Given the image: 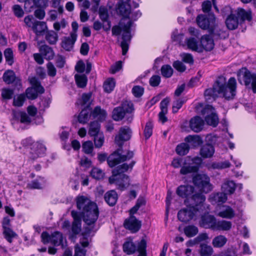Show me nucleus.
<instances>
[{"instance_id":"nucleus-13","label":"nucleus","mask_w":256,"mask_h":256,"mask_svg":"<svg viewBox=\"0 0 256 256\" xmlns=\"http://www.w3.org/2000/svg\"><path fill=\"white\" fill-rule=\"evenodd\" d=\"M202 114H206L205 121L210 126L216 127L218 123V118L215 112L214 108L210 105L206 106L202 111Z\"/></svg>"},{"instance_id":"nucleus-12","label":"nucleus","mask_w":256,"mask_h":256,"mask_svg":"<svg viewBox=\"0 0 256 256\" xmlns=\"http://www.w3.org/2000/svg\"><path fill=\"white\" fill-rule=\"evenodd\" d=\"M198 26L204 30H212L214 27L216 18L214 14L198 15L196 19Z\"/></svg>"},{"instance_id":"nucleus-61","label":"nucleus","mask_w":256,"mask_h":256,"mask_svg":"<svg viewBox=\"0 0 256 256\" xmlns=\"http://www.w3.org/2000/svg\"><path fill=\"white\" fill-rule=\"evenodd\" d=\"M94 148L93 144L91 141H86L82 145V150L88 154H91Z\"/></svg>"},{"instance_id":"nucleus-11","label":"nucleus","mask_w":256,"mask_h":256,"mask_svg":"<svg viewBox=\"0 0 256 256\" xmlns=\"http://www.w3.org/2000/svg\"><path fill=\"white\" fill-rule=\"evenodd\" d=\"M134 110L133 104L131 102H125L120 106L115 108L112 111V118L116 121L122 120L126 112H130Z\"/></svg>"},{"instance_id":"nucleus-27","label":"nucleus","mask_w":256,"mask_h":256,"mask_svg":"<svg viewBox=\"0 0 256 256\" xmlns=\"http://www.w3.org/2000/svg\"><path fill=\"white\" fill-rule=\"evenodd\" d=\"M234 12L236 15H237L238 18H239L240 22L246 20L250 21L252 18V12L250 10L246 11L244 9L238 8Z\"/></svg>"},{"instance_id":"nucleus-15","label":"nucleus","mask_w":256,"mask_h":256,"mask_svg":"<svg viewBox=\"0 0 256 256\" xmlns=\"http://www.w3.org/2000/svg\"><path fill=\"white\" fill-rule=\"evenodd\" d=\"M215 214L222 218L232 219L235 216V211L228 205L218 206L214 211Z\"/></svg>"},{"instance_id":"nucleus-1","label":"nucleus","mask_w":256,"mask_h":256,"mask_svg":"<svg viewBox=\"0 0 256 256\" xmlns=\"http://www.w3.org/2000/svg\"><path fill=\"white\" fill-rule=\"evenodd\" d=\"M236 82L235 78H230L226 82L224 76H219L212 88L206 89L204 96L206 100H214L218 95H222L226 100L233 99L236 94Z\"/></svg>"},{"instance_id":"nucleus-14","label":"nucleus","mask_w":256,"mask_h":256,"mask_svg":"<svg viewBox=\"0 0 256 256\" xmlns=\"http://www.w3.org/2000/svg\"><path fill=\"white\" fill-rule=\"evenodd\" d=\"M176 194L180 197L186 198L184 200V203L187 206L189 204L190 200L193 202V200L192 199V196L198 193L194 194V188L192 186L182 185L177 188Z\"/></svg>"},{"instance_id":"nucleus-7","label":"nucleus","mask_w":256,"mask_h":256,"mask_svg":"<svg viewBox=\"0 0 256 256\" xmlns=\"http://www.w3.org/2000/svg\"><path fill=\"white\" fill-rule=\"evenodd\" d=\"M192 181L194 184L202 192L208 193L213 188L210 183V178L206 174H196L193 178Z\"/></svg>"},{"instance_id":"nucleus-62","label":"nucleus","mask_w":256,"mask_h":256,"mask_svg":"<svg viewBox=\"0 0 256 256\" xmlns=\"http://www.w3.org/2000/svg\"><path fill=\"white\" fill-rule=\"evenodd\" d=\"M90 174L94 178L99 180L103 178L104 173L100 169L95 168L92 169Z\"/></svg>"},{"instance_id":"nucleus-9","label":"nucleus","mask_w":256,"mask_h":256,"mask_svg":"<svg viewBox=\"0 0 256 256\" xmlns=\"http://www.w3.org/2000/svg\"><path fill=\"white\" fill-rule=\"evenodd\" d=\"M120 152L121 150H118L108 158V164L110 167L112 168L122 162L130 159L133 156L132 152H128L126 154H122Z\"/></svg>"},{"instance_id":"nucleus-42","label":"nucleus","mask_w":256,"mask_h":256,"mask_svg":"<svg viewBox=\"0 0 256 256\" xmlns=\"http://www.w3.org/2000/svg\"><path fill=\"white\" fill-rule=\"evenodd\" d=\"M45 38L50 44H54L58 40V35L54 31L50 30L46 33Z\"/></svg>"},{"instance_id":"nucleus-54","label":"nucleus","mask_w":256,"mask_h":256,"mask_svg":"<svg viewBox=\"0 0 256 256\" xmlns=\"http://www.w3.org/2000/svg\"><path fill=\"white\" fill-rule=\"evenodd\" d=\"M184 34L181 33H178L177 30H175L172 33V38L173 41L176 42L180 45L184 46L183 43Z\"/></svg>"},{"instance_id":"nucleus-59","label":"nucleus","mask_w":256,"mask_h":256,"mask_svg":"<svg viewBox=\"0 0 256 256\" xmlns=\"http://www.w3.org/2000/svg\"><path fill=\"white\" fill-rule=\"evenodd\" d=\"M94 145L96 148H100L102 146L104 142V136L102 134H99L96 136H94Z\"/></svg>"},{"instance_id":"nucleus-64","label":"nucleus","mask_w":256,"mask_h":256,"mask_svg":"<svg viewBox=\"0 0 256 256\" xmlns=\"http://www.w3.org/2000/svg\"><path fill=\"white\" fill-rule=\"evenodd\" d=\"M25 100V96L24 94H20L14 98L13 104L16 106H22Z\"/></svg>"},{"instance_id":"nucleus-8","label":"nucleus","mask_w":256,"mask_h":256,"mask_svg":"<svg viewBox=\"0 0 256 256\" xmlns=\"http://www.w3.org/2000/svg\"><path fill=\"white\" fill-rule=\"evenodd\" d=\"M146 242L145 240H142L136 246L132 242H126L123 245L124 251L128 254L134 252L136 250L139 252L138 256H146Z\"/></svg>"},{"instance_id":"nucleus-16","label":"nucleus","mask_w":256,"mask_h":256,"mask_svg":"<svg viewBox=\"0 0 256 256\" xmlns=\"http://www.w3.org/2000/svg\"><path fill=\"white\" fill-rule=\"evenodd\" d=\"M46 150V148L42 142H34L30 148V158L34 160L38 157L42 156L44 155Z\"/></svg>"},{"instance_id":"nucleus-18","label":"nucleus","mask_w":256,"mask_h":256,"mask_svg":"<svg viewBox=\"0 0 256 256\" xmlns=\"http://www.w3.org/2000/svg\"><path fill=\"white\" fill-rule=\"evenodd\" d=\"M132 131L130 128L127 126L121 127L118 134L115 138L116 143L121 146L123 142L129 140L131 137Z\"/></svg>"},{"instance_id":"nucleus-57","label":"nucleus","mask_w":256,"mask_h":256,"mask_svg":"<svg viewBox=\"0 0 256 256\" xmlns=\"http://www.w3.org/2000/svg\"><path fill=\"white\" fill-rule=\"evenodd\" d=\"M30 82L32 85V87L37 88L40 94H42L44 92V88L40 85V82L36 77H32L30 78Z\"/></svg>"},{"instance_id":"nucleus-49","label":"nucleus","mask_w":256,"mask_h":256,"mask_svg":"<svg viewBox=\"0 0 256 256\" xmlns=\"http://www.w3.org/2000/svg\"><path fill=\"white\" fill-rule=\"evenodd\" d=\"M214 36L216 38H224L226 37V33L214 24V27L209 30Z\"/></svg>"},{"instance_id":"nucleus-20","label":"nucleus","mask_w":256,"mask_h":256,"mask_svg":"<svg viewBox=\"0 0 256 256\" xmlns=\"http://www.w3.org/2000/svg\"><path fill=\"white\" fill-rule=\"evenodd\" d=\"M124 226L126 229L135 232L140 228L141 222L138 221L135 216H131L129 218L125 220Z\"/></svg>"},{"instance_id":"nucleus-4","label":"nucleus","mask_w":256,"mask_h":256,"mask_svg":"<svg viewBox=\"0 0 256 256\" xmlns=\"http://www.w3.org/2000/svg\"><path fill=\"white\" fill-rule=\"evenodd\" d=\"M134 164V162H132L130 164L124 163L114 170L112 176L109 178L110 183L111 184L115 183L118 189L121 190H125L130 184V180L126 175L122 173L130 168H131Z\"/></svg>"},{"instance_id":"nucleus-47","label":"nucleus","mask_w":256,"mask_h":256,"mask_svg":"<svg viewBox=\"0 0 256 256\" xmlns=\"http://www.w3.org/2000/svg\"><path fill=\"white\" fill-rule=\"evenodd\" d=\"M146 200L144 197H140L136 201V204L130 210V214H136L138 209L142 206L145 205Z\"/></svg>"},{"instance_id":"nucleus-40","label":"nucleus","mask_w":256,"mask_h":256,"mask_svg":"<svg viewBox=\"0 0 256 256\" xmlns=\"http://www.w3.org/2000/svg\"><path fill=\"white\" fill-rule=\"evenodd\" d=\"M226 242L227 238L225 236L219 235L212 240V244L214 248H222L224 246Z\"/></svg>"},{"instance_id":"nucleus-5","label":"nucleus","mask_w":256,"mask_h":256,"mask_svg":"<svg viewBox=\"0 0 256 256\" xmlns=\"http://www.w3.org/2000/svg\"><path fill=\"white\" fill-rule=\"evenodd\" d=\"M239 82L251 88L254 93H256V74L251 73L246 68H242L238 74Z\"/></svg>"},{"instance_id":"nucleus-35","label":"nucleus","mask_w":256,"mask_h":256,"mask_svg":"<svg viewBox=\"0 0 256 256\" xmlns=\"http://www.w3.org/2000/svg\"><path fill=\"white\" fill-rule=\"evenodd\" d=\"M13 116L16 119L20 120L21 123L28 124L32 121L31 117L25 112H14Z\"/></svg>"},{"instance_id":"nucleus-50","label":"nucleus","mask_w":256,"mask_h":256,"mask_svg":"<svg viewBox=\"0 0 256 256\" xmlns=\"http://www.w3.org/2000/svg\"><path fill=\"white\" fill-rule=\"evenodd\" d=\"M198 230L196 226H188L184 228V232L188 237H192L198 233Z\"/></svg>"},{"instance_id":"nucleus-34","label":"nucleus","mask_w":256,"mask_h":256,"mask_svg":"<svg viewBox=\"0 0 256 256\" xmlns=\"http://www.w3.org/2000/svg\"><path fill=\"white\" fill-rule=\"evenodd\" d=\"M92 114V110L88 107L84 108L78 116V120L80 123L86 124L90 118Z\"/></svg>"},{"instance_id":"nucleus-36","label":"nucleus","mask_w":256,"mask_h":256,"mask_svg":"<svg viewBox=\"0 0 256 256\" xmlns=\"http://www.w3.org/2000/svg\"><path fill=\"white\" fill-rule=\"evenodd\" d=\"M39 50L46 60H52L54 57V52L52 48L44 44L40 47Z\"/></svg>"},{"instance_id":"nucleus-29","label":"nucleus","mask_w":256,"mask_h":256,"mask_svg":"<svg viewBox=\"0 0 256 256\" xmlns=\"http://www.w3.org/2000/svg\"><path fill=\"white\" fill-rule=\"evenodd\" d=\"M236 185L232 180H226L222 186V190L227 194H232L236 190Z\"/></svg>"},{"instance_id":"nucleus-43","label":"nucleus","mask_w":256,"mask_h":256,"mask_svg":"<svg viewBox=\"0 0 256 256\" xmlns=\"http://www.w3.org/2000/svg\"><path fill=\"white\" fill-rule=\"evenodd\" d=\"M100 124L98 122L94 121L90 124L88 134L91 136H96L99 134Z\"/></svg>"},{"instance_id":"nucleus-6","label":"nucleus","mask_w":256,"mask_h":256,"mask_svg":"<svg viewBox=\"0 0 256 256\" xmlns=\"http://www.w3.org/2000/svg\"><path fill=\"white\" fill-rule=\"evenodd\" d=\"M81 214L84 222L86 224L90 226V230H92L99 215V211L97 205H92L90 208L85 210Z\"/></svg>"},{"instance_id":"nucleus-2","label":"nucleus","mask_w":256,"mask_h":256,"mask_svg":"<svg viewBox=\"0 0 256 256\" xmlns=\"http://www.w3.org/2000/svg\"><path fill=\"white\" fill-rule=\"evenodd\" d=\"M192 199L194 206H188V204L186 208H184L178 212V217L180 220L188 222L196 218L202 212H207L210 210V206L204 203L206 196L202 194L193 195Z\"/></svg>"},{"instance_id":"nucleus-17","label":"nucleus","mask_w":256,"mask_h":256,"mask_svg":"<svg viewBox=\"0 0 256 256\" xmlns=\"http://www.w3.org/2000/svg\"><path fill=\"white\" fill-rule=\"evenodd\" d=\"M76 207L80 211V214L84 212L92 206L93 204H96L92 202L90 198L86 196H78L76 199Z\"/></svg>"},{"instance_id":"nucleus-51","label":"nucleus","mask_w":256,"mask_h":256,"mask_svg":"<svg viewBox=\"0 0 256 256\" xmlns=\"http://www.w3.org/2000/svg\"><path fill=\"white\" fill-rule=\"evenodd\" d=\"M116 85L115 80L114 78L108 79L104 84V90L109 93L114 89Z\"/></svg>"},{"instance_id":"nucleus-33","label":"nucleus","mask_w":256,"mask_h":256,"mask_svg":"<svg viewBox=\"0 0 256 256\" xmlns=\"http://www.w3.org/2000/svg\"><path fill=\"white\" fill-rule=\"evenodd\" d=\"M186 45L188 48L192 51L202 52V48L198 44V40L194 38H190L186 40Z\"/></svg>"},{"instance_id":"nucleus-63","label":"nucleus","mask_w":256,"mask_h":256,"mask_svg":"<svg viewBox=\"0 0 256 256\" xmlns=\"http://www.w3.org/2000/svg\"><path fill=\"white\" fill-rule=\"evenodd\" d=\"M153 124L151 122H148L146 124L144 134L146 139L148 138L152 134Z\"/></svg>"},{"instance_id":"nucleus-45","label":"nucleus","mask_w":256,"mask_h":256,"mask_svg":"<svg viewBox=\"0 0 256 256\" xmlns=\"http://www.w3.org/2000/svg\"><path fill=\"white\" fill-rule=\"evenodd\" d=\"M189 150L190 146L188 144L182 143L176 146V152L180 156H184L188 153Z\"/></svg>"},{"instance_id":"nucleus-39","label":"nucleus","mask_w":256,"mask_h":256,"mask_svg":"<svg viewBox=\"0 0 256 256\" xmlns=\"http://www.w3.org/2000/svg\"><path fill=\"white\" fill-rule=\"evenodd\" d=\"M91 96L92 94L90 93L83 94L81 98L77 100L76 104L82 106H86V108L88 107L90 108V104Z\"/></svg>"},{"instance_id":"nucleus-41","label":"nucleus","mask_w":256,"mask_h":256,"mask_svg":"<svg viewBox=\"0 0 256 256\" xmlns=\"http://www.w3.org/2000/svg\"><path fill=\"white\" fill-rule=\"evenodd\" d=\"M63 237L62 233L55 232L51 234V243L54 246H60L62 244Z\"/></svg>"},{"instance_id":"nucleus-21","label":"nucleus","mask_w":256,"mask_h":256,"mask_svg":"<svg viewBox=\"0 0 256 256\" xmlns=\"http://www.w3.org/2000/svg\"><path fill=\"white\" fill-rule=\"evenodd\" d=\"M216 222V220L213 216L207 214L202 216L200 224L204 228H212L214 230Z\"/></svg>"},{"instance_id":"nucleus-32","label":"nucleus","mask_w":256,"mask_h":256,"mask_svg":"<svg viewBox=\"0 0 256 256\" xmlns=\"http://www.w3.org/2000/svg\"><path fill=\"white\" fill-rule=\"evenodd\" d=\"M118 198V194L114 190H111L106 192L104 195L106 202L110 206H113L116 204Z\"/></svg>"},{"instance_id":"nucleus-37","label":"nucleus","mask_w":256,"mask_h":256,"mask_svg":"<svg viewBox=\"0 0 256 256\" xmlns=\"http://www.w3.org/2000/svg\"><path fill=\"white\" fill-rule=\"evenodd\" d=\"M232 224L230 221L222 220L216 221L214 230L228 231L232 228Z\"/></svg>"},{"instance_id":"nucleus-23","label":"nucleus","mask_w":256,"mask_h":256,"mask_svg":"<svg viewBox=\"0 0 256 256\" xmlns=\"http://www.w3.org/2000/svg\"><path fill=\"white\" fill-rule=\"evenodd\" d=\"M77 39V34H70L68 36H64L62 38L61 46L67 51H70L73 48L74 45Z\"/></svg>"},{"instance_id":"nucleus-22","label":"nucleus","mask_w":256,"mask_h":256,"mask_svg":"<svg viewBox=\"0 0 256 256\" xmlns=\"http://www.w3.org/2000/svg\"><path fill=\"white\" fill-rule=\"evenodd\" d=\"M204 120L200 116H196L192 118L189 122L190 129L196 132H200L204 128Z\"/></svg>"},{"instance_id":"nucleus-10","label":"nucleus","mask_w":256,"mask_h":256,"mask_svg":"<svg viewBox=\"0 0 256 256\" xmlns=\"http://www.w3.org/2000/svg\"><path fill=\"white\" fill-rule=\"evenodd\" d=\"M222 14L224 16H227L226 24L229 30H234L238 28L239 24L238 19L230 6H224L222 10Z\"/></svg>"},{"instance_id":"nucleus-60","label":"nucleus","mask_w":256,"mask_h":256,"mask_svg":"<svg viewBox=\"0 0 256 256\" xmlns=\"http://www.w3.org/2000/svg\"><path fill=\"white\" fill-rule=\"evenodd\" d=\"M98 14L100 20L104 22H107L108 19V10L104 7H100L98 10Z\"/></svg>"},{"instance_id":"nucleus-44","label":"nucleus","mask_w":256,"mask_h":256,"mask_svg":"<svg viewBox=\"0 0 256 256\" xmlns=\"http://www.w3.org/2000/svg\"><path fill=\"white\" fill-rule=\"evenodd\" d=\"M76 84L78 87L80 88H84L87 84V78L84 74H76L74 76Z\"/></svg>"},{"instance_id":"nucleus-46","label":"nucleus","mask_w":256,"mask_h":256,"mask_svg":"<svg viewBox=\"0 0 256 256\" xmlns=\"http://www.w3.org/2000/svg\"><path fill=\"white\" fill-rule=\"evenodd\" d=\"M15 74L12 70H8L2 76L4 81L8 84L12 83L15 80Z\"/></svg>"},{"instance_id":"nucleus-26","label":"nucleus","mask_w":256,"mask_h":256,"mask_svg":"<svg viewBox=\"0 0 256 256\" xmlns=\"http://www.w3.org/2000/svg\"><path fill=\"white\" fill-rule=\"evenodd\" d=\"M227 194L224 192H218L216 194H212L209 200L212 204H220L224 203L227 200Z\"/></svg>"},{"instance_id":"nucleus-58","label":"nucleus","mask_w":256,"mask_h":256,"mask_svg":"<svg viewBox=\"0 0 256 256\" xmlns=\"http://www.w3.org/2000/svg\"><path fill=\"white\" fill-rule=\"evenodd\" d=\"M92 114L94 117H98L100 119L104 118L106 114V111L99 106L94 108Z\"/></svg>"},{"instance_id":"nucleus-48","label":"nucleus","mask_w":256,"mask_h":256,"mask_svg":"<svg viewBox=\"0 0 256 256\" xmlns=\"http://www.w3.org/2000/svg\"><path fill=\"white\" fill-rule=\"evenodd\" d=\"M38 94L40 93L37 90V88L33 87L28 88L26 91V94L27 98L30 100L36 99L38 97Z\"/></svg>"},{"instance_id":"nucleus-30","label":"nucleus","mask_w":256,"mask_h":256,"mask_svg":"<svg viewBox=\"0 0 256 256\" xmlns=\"http://www.w3.org/2000/svg\"><path fill=\"white\" fill-rule=\"evenodd\" d=\"M200 152L203 158H210L214 155V148L212 145L206 144L201 148Z\"/></svg>"},{"instance_id":"nucleus-19","label":"nucleus","mask_w":256,"mask_h":256,"mask_svg":"<svg viewBox=\"0 0 256 256\" xmlns=\"http://www.w3.org/2000/svg\"><path fill=\"white\" fill-rule=\"evenodd\" d=\"M198 170V166L190 163V158L186 157L184 158V163L180 170L182 174H187L192 172H196Z\"/></svg>"},{"instance_id":"nucleus-25","label":"nucleus","mask_w":256,"mask_h":256,"mask_svg":"<svg viewBox=\"0 0 256 256\" xmlns=\"http://www.w3.org/2000/svg\"><path fill=\"white\" fill-rule=\"evenodd\" d=\"M71 214L74 218V222L72 226V232L74 235L78 234L82 230L81 219L78 216L77 212L72 210Z\"/></svg>"},{"instance_id":"nucleus-56","label":"nucleus","mask_w":256,"mask_h":256,"mask_svg":"<svg viewBox=\"0 0 256 256\" xmlns=\"http://www.w3.org/2000/svg\"><path fill=\"white\" fill-rule=\"evenodd\" d=\"M4 56L8 64L10 66L12 65L14 60L13 52L12 49L10 48L6 49L4 52Z\"/></svg>"},{"instance_id":"nucleus-3","label":"nucleus","mask_w":256,"mask_h":256,"mask_svg":"<svg viewBox=\"0 0 256 256\" xmlns=\"http://www.w3.org/2000/svg\"><path fill=\"white\" fill-rule=\"evenodd\" d=\"M132 24V22L130 20L122 18L118 25L114 26L112 28V32L113 36H118L122 31L123 32L122 40L120 44L122 55H125L128 49L129 43L132 38L130 31Z\"/></svg>"},{"instance_id":"nucleus-53","label":"nucleus","mask_w":256,"mask_h":256,"mask_svg":"<svg viewBox=\"0 0 256 256\" xmlns=\"http://www.w3.org/2000/svg\"><path fill=\"white\" fill-rule=\"evenodd\" d=\"M3 234L5 238L10 243L12 242V238L17 236V234L11 228L4 229Z\"/></svg>"},{"instance_id":"nucleus-52","label":"nucleus","mask_w":256,"mask_h":256,"mask_svg":"<svg viewBox=\"0 0 256 256\" xmlns=\"http://www.w3.org/2000/svg\"><path fill=\"white\" fill-rule=\"evenodd\" d=\"M186 99L184 98H176L173 103L172 112L176 113L180 109L182 104L186 102Z\"/></svg>"},{"instance_id":"nucleus-38","label":"nucleus","mask_w":256,"mask_h":256,"mask_svg":"<svg viewBox=\"0 0 256 256\" xmlns=\"http://www.w3.org/2000/svg\"><path fill=\"white\" fill-rule=\"evenodd\" d=\"M213 252V248L210 246L204 243L200 244L199 254L200 256H210Z\"/></svg>"},{"instance_id":"nucleus-28","label":"nucleus","mask_w":256,"mask_h":256,"mask_svg":"<svg viewBox=\"0 0 256 256\" xmlns=\"http://www.w3.org/2000/svg\"><path fill=\"white\" fill-rule=\"evenodd\" d=\"M116 12L126 18L130 14V6L127 2H119L118 4Z\"/></svg>"},{"instance_id":"nucleus-31","label":"nucleus","mask_w":256,"mask_h":256,"mask_svg":"<svg viewBox=\"0 0 256 256\" xmlns=\"http://www.w3.org/2000/svg\"><path fill=\"white\" fill-rule=\"evenodd\" d=\"M32 29L37 36L41 35L47 30L46 24L45 22L36 20L34 22Z\"/></svg>"},{"instance_id":"nucleus-24","label":"nucleus","mask_w":256,"mask_h":256,"mask_svg":"<svg viewBox=\"0 0 256 256\" xmlns=\"http://www.w3.org/2000/svg\"><path fill=\"white\" fill-rule=\"evenodd\" d=\"M200 42L202 52L203 49L206 51H210L214 48V40L210 35L206 34L202 36Z\"/></svg>"},{"instance_id":"nucleus-55","label":"nucleus","mask_w":256,"mask_h":256,"mask_svg":"<svg viewBox=\"0 0 256 256\" xmlns=\"http://www.w3.org/2000/svg\"><path fill=\"white\" fill-rule=\"evenodd\" d=\"M161 73L163 76L165 78H170L173 74V70L170 65H164L161 68Z\"/></svg>"}]
</instances>
